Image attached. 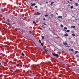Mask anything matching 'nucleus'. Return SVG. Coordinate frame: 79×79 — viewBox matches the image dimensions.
I'll list each match as a JSON object with an SVG mask.
<instances>
[{"instance_id": "f03ea898", "label": "nucleus", "mask_w": 79, "mask_h": 79, "mask_svg": "<svg viewBox=\"0 0 79 79\" xmlns=\"http://www.w3.org/2000/svg\"><path fill=\"white\" fill-rule=\"evenodd\" d=\"M31 6H35V3H34L33 4L32 3H31Z\"/></svg>"}, {"instance_id": "5701e85b", "label": "nucleus", "mask_w": 79, "mask_h": 79, "mask_svg": "<svg viewBox=\"0 0 79 79\" xmlns=\"http://www.w3.org/2000/svg\"><path fill=\"white\" fill-rule=\"evenodd\" d=\"M41 45L42 46H44V44L42 43H41Z\"/></svg>"}, {"instance_id": "49530a36", "label": "nucleus", "mask_w": 79, "mask_h": 79, "mask_svg": "<svg viewBox=\"0 0 79 79\" xmlns=\"http://www.w3.org/2000/svg\"><path fill=\"white\" fill-rule=\"evenodd\" d=\"M1 64V63H0V65Z\"/></svg>"}, {"instance_id": "dca6fc26", "label": "nucleus", "mask_w": 79, "mask_h": 79, "mask_svg": "<svg viewBox=\"0 0 79 79\" xmlns=\"http://www.w3.org/2000/svg\"><path fill=\"white\" fill-rule=\"evenodd\" d=\"M73 7H73V6H71L70 8H71V9H72V8H73Z\"/></svg>"}, {"instance_id": "bb28decb", "label": "nucleus", "mask_w": 79, "mask_h": 79, "mask_svg": "<svg viewBox=\"0 0 79 79\" xmlns=\"http://www.w3.org/2000/svg\"><path fill=\"white\" fill-rule=\"evenodd\" d=\"M44 52L45 53H47V51H46V50H44Z\"/></svg>"}, {"instance_id": "39448f33", "label": "nucleus", "mask_w": 79, "mask_h": 79, "mask_svg": "<svg viewBox=\"0 0 79 79\" xmlns=\"http://www.w3.org/2000/svg\"><path fill=\"white\" fill-rule=\"evenodd\" d=\"M5 23L6 24H7V25H9V26H10V24L8 23H7L6 22Z\"/></svg>"}, {"instance_id": "6ab92c4d", "label": "nucleus", "mask_w": 79, "mask_h": 79, "mask_svg": "<svg viewBox=\"0 0 79 79\" xmlns=\"http://www.w3.org/2000/svg\"><path fill=\"white\" fill-rule=\"evenodd\" d=\"M45 39L44 38V36H42V39Z\"/></svg>"}, {"instance_id": "393cba45", "label": "nucleus", "mask_w": 79, "mask_h": 79, "mask_svg": "<svg viewBox=\"0 0 79 79\" xmlns=\"http://www.w3.org/2000/svg\"><path fill=\"white\" fill-rule=\"evenodd\" d=\"M72 35L73 36H75V35L74 34H72Z\"/></svg>"}, {"instance_id": "aec40b11", "label": "nucleus", "mask_w": 79, "mask_h": 79, "mask_svg": "<svg viewBox=\"0 0 79 79\" xmlns=\"http://www.w3.org/2000/svg\"><path fill=\"white\" fill-rule=\"evenodd\" d=\"M45 17H48V15H45Z\"/></svg>"}, {"instance_id": "a19ab883", "label": "nucleus", "mask_w": 79, "mask_h": 79, "mask_svg": "<svg viewBox=\"0 0 79 79\" xmlns=\"http://www.w3.org/2000/svg\"><path fill=\"white\" fill-rule=\"evenodd\" d=\"M67 69H69V67H67Z\"/></svg>"}, {"instance_id": "a211bd4d", "label": "nucleus", "mask_w": 79, "mask_h": 79, "mask_svg": "<svg viewBox=\"0 0 79 79\" xmlns=\"http://www.w3.org/2000/svg\"><path fill=\"white\" fill-rule=\"evenodd\" d=\"M22 56H24V53H22Z\"/></svg>"}, {"instance_id": "2eb2a0df", "label": "nucleus", "mask_w": 79, "mask_h": 79, "mask_svg": "<svg viewBox=\"0 0 79 79\" xmlns=\"http://www.w3.org/2000/svg\"><path fill=\"white\" fill-rule=\"evenodd\" d=\"M17 66H18V67H19V66H20V65H19V64H17Z\"/></svg>"}, {"instance_id": "72a5a7b5", "label": "nucleus", "mask_w": 79, "mask_h": 79, "mask_svg": "<svg viewBox=\"0 0 79 79\" xmlns=\"http://www.w3.org/2000/svg\"><path fill=\"white\" fill-rule=\"evenodd\" d=\"M40 30H42V28H40Z\"/></svg>"}, {"instance_id": "20e7f679", "label": "nucleus", "mask_w": 79, "mask_h": 79, "mask_svg": "<svg viewBox=\"0 0 79 79\" xmlns=\"http://www.w3.org/2000/svg\"><path fill=\"white\" fill-rule=\"evenodd\" d=\"M79 53V52H78V51H75V54H77V53Z\"/></svg>"}, {"instance_id": "7c9ffc66", "label": "nucleus", "mask_w": 79, "mask_h": 79, "mask_svg": "<svg viewBox=\"0 0 79 79\" xmlns=\"http://www.w3.org/2000/svg\"><path fill=\"white\" fill-rule=\"evenodd\" d=\"M35 8H37V6H35Z\"/></svg>"}, {"instance_id": "c03bdc74", "label": "nucleus", "mask_w": 79, "mask_h": 79, "mask_svg": "<svg viewBox=\"0 0 79 79\" xmlns=\"http://www.w3.org/2000/svg\"><path fill=\"white\" fill-rule=\"evenodd\" d=\"M70 6L69 5H68V6Z\"/></svg>"}, {"instance_id": "7ed1b4c3", "label": "nucleus", "mask_w": 79, "mask_h": 79, "mask_svg": "<svg viewBox=\"0 0 79 79\" xmlns=\"http://www.w3.org/2000/svg\"><path fill=\"white\" fill-rule=\"evenodd\" d=\"M63 18V17H62V16H59L58 17V18H59V19H60V18Z\"/></svg>"}, {"instance_id": "37998d69", "label": "nucleus", "mask_w": 79, "mask_h": 79, "mask_svg": "<svg viewBox=\"0 0 79 79\" xmlns=\"http://www.w3.org/2000/svg\"><path fill=\"white\" fill-rule=\"evenodd\" d=\"M46 3H48V2H46Z\"/></svg>"}, {"instance_id": "2f4dec72", "label": "nucleus", "mask_w": 79, "mask_h": 79, "mask_svg": "<svg viewBox=\"0 0 79 79\" xmlns=\"http://www.w3.org/2000/svg\"><path fill=\"white\" fill-rule=\"evenodd\" d=\"M33 23L34 24H35V21H33Z\"/></svg>"}, {"instance_id": "58836bf2", "label": "nucleus", "mask_w": 79, "mask_h": 79, "mask_svg": "<svg viewBox=\"0 0 79 79\" xmlns=\"http://www.w3.org/2000/svg\"><path fill=\"white\" fill-rule=\"evenodd\" d=\"M67 2H68V3H70V2H69V1H67Z\"/></svg>"}, {"instance_id": "f704fd0d", "label": "nucleus", "mask_w": 79, "mask_h": 79, "mask_svg": "<svg viewBox=\"0 0 79 79\" xmlns=\"http://www.w3.org/2000/svg\"><path fill=\"white\" fill-rule=\"evenodd\" d=\"M76 56H77V57L78 58H79V56L76 55Z\"/></svg>"}, {"instance_id": "f8f14e48", "label": "nucleus", "mask_w": 79, "mask_h": 79, "mask_svg": "<svg viewBox=\"0 0 79 79\" xmlns=\"http://www.w3.org/2000/svg\"><path fill=\"white\" fill-rule=\"evenodd\" d=\"M39 42L40 43V44H41L42 43V41H41V40H39Z\"/></svg>"}, {"instance_id": "9b49d317", "label": "nucleus", "mask_w": 79, "mask_h": 79, "mask_svg": "<svg viewBox=\"0 0 79 79\" xmlns=\"http://www.w3.org/2000/svg\"><path fill=\"white\" fill-rule=\"evenodd\" d=\"M53 14H52L50 15V16H51V17H53Z\"/></svg>"}, {"instance_id": "f3484780", "label": "nucleus", "mask_w": 79, "mask_h": 79, "mask_svg": "<svg viewBox=\"0 0 79 79\" xmlns=\"http://www.w3.org/2000/svg\"><path fill=\"white\" fill-rule=\"evenodd\" d=\"M64 29H68V28L66 27H64Z\"/></svg>"}, {"instance_id": "cd10ccee", "label": "nucleus", "mask_w": 79, "mask_h": 79, "mask_svg": "<svg viewBox=\"0 0 79 79\" xmlns=\"http://www.w3.org/2000/svg\"><path fill=\"white\" fill-rule=\"evenodd\" d=\"M70 50H71V51H72V52H73V51H74L73 50V49H71Z\"/></svg>"}, {"instance_id": "e433bc0d", "label": "nucleus", "mask_w": 79, "mask_h": 79, "mask_svg": "<svg viewBox=\"0 0 79 79\" xmlns=\"http://www.w3.org/2000/svg\"><path fill=\"white\" fill-rule=\"evenodd\" d=\"M14 72H15V73H16V71H14Z\"/></svg>"}, {"instance_id": "4468645a", "label": "nucleus", "mask_w": 79, "mask_h": 79, "mask_svg": "<svg viewBox=\"0 0 79 79\" xmlns=\"http://www.w3.org/2000/svg\"><path fill=\"white\" fill-rule=\"evenodd\" d=\"M36 14H37V15H40V13H39V12H37L36 13Z\"/></svg>"}, {"instance_id": "79ce46f5", "label": "nucleus", "mask_w": 79, "mask_h": 79, "mask_svg": "<svg viewBox=\"0 0 79 79\" xmlns=\"http://www.w3.org/2000/svg\"><path fill=\"white\" fill-rule=\"evenodd\" d=\"M23 66L24 67L25 66V65H24L23 64Z\"/></svg>"}, {"instance_id": "473e14b6", "label": "nucleus", "mask_w": 79, "mask_h": 79, "mask_svg": "<svg viewBox=\"0 0 79 79\" xmlns=\"http://www.w3.org/2000/svg\"><path fill=\"white\" fill-rule=\"evenodd\" d=\"M17 10H19V7H17Z\"/></svg>"}, {"instance_id": "de8ad7c7", "label": "nucleus", "mask_w": 79, "mask_h": 79, "mask_svg": "<svg viewBox=\"0 0 79 79\" xmlns=\"http://www.w3.org/2000/svg\"><path fill=\"white\" fill-rule=\"evenodd\" d=\"M56 14H57V13H56Z\"/></svg>"}, {"instance_id": "c85d7f7f", "label": "nucleus", "mask_w": 79, "mask_h": 79, "mask_svg": "<svg viewBox=\"0 0 79 79\" xmlns=\"http://www.w3.org/2000/svg\"><path fill=\"white\" fill-rule=\"evenodd\" d=\"M43 24H44V25H45V26H46V24H45V23H43Z\"/></svg>"}, {"instance_id": "ea45409f", "label": "nucleus", "mask_w": 79, "mask_h": 79, "mask_svg": "<svg viewBox=\"0 0 79 79\" xmlns=\"http://www.w3.org/2000/svg\"><path fill=\"white\" fill-rule=\"evenodd\" d=\"M44 50H45L46 49L45 48H43Z\"/></svg>"}, {"instance_id": "0eeeda50", "label": "nucleus", "mask_w": 79, "mask_h": 79, "mask_svg": "<svg viewBox=\"0 0 79 79\" xmlns=\"http://www.w3.org/2000/svg\"><path fill=\"white\" fill-rule=\"evenodd\" d=\"M75 5L76 6H79V4L77 3H75Z\"/></svg>"}, {"instance_id": "a878e982", "label": "nucleus", "mask_w": 79, "mask_h": 79, "mask_svg": "<svg viewBox=\"0 0 79 79\" xmlns=\"http://www.w3.org/2000/svg\"><path fill=\"white\" fill-rule=\"evenodd\" d=\"M7 21H8V23H10V21L9 20V19H7Z\"/></svg>"}, {"instance_id": "c9c22d12", "label": "nucleus", "mask_w": 79, "mask_h": 79, "mask_svg": "<svg viewBox=\"0 0 79 79\" xmlns=\"http://www.w3.org/2000/svg\"><path fill=\"white\" fill-rule=\"evenodd\" d=\"M45 19H43V20H44V21H45Z\"/></svg>"}, {"instance_id": "412c9836", "label": "nucleus", "mask_w": 79, "mask_h": 79, "mask_svg": "<svg viewBox=\"0 0 79 79\" xmlns=\"http://www.w3.org/2000/svg\"><path fill=\"white\" fill-rule=\"evenodd\" d=\"M60 26H61L62 27H64V26H63V25H62V24H61V25H60Z\"/></svg>"}, {"instance_id": "a18cd8bd", "label": "nucleus", "mask_w": 79, "mask_h": 79, "mask_svg": "<svg viewBox=\"0 0 79 79\" xmlns=\"http://www.w3.org/2000/svg\"><path fill=\"white\" fill-rule=\"evenodd\" d=\"M70 2H72V0H70Z\"/></svg>"}, {"instance_id": "4c0bfd02", "label": "nucleus", "mask_w": 79, "mask_h": 79, "mask_svg": "<svg viewBox=\"0 0 79 79\" xmlns=\"http://www.w3.org/2000/svg\"><path fill=\"white\" fill-rule=\"evenodd\" d=\"M3 29L4 30H6V29H5V28H3Z\"/></svg>"}, {"instance_id": "6e6552de", "label": "nucleus", "mask_w": 79, "mask_h": 79, "mask_svg": "<svg viewBox=\"0 0 79 79\" xmlns=\"http://www.w3.org/2000/svg\"><path fill=\"white\" fill-rule=\"evenodd\" d=\"M53 3H54V2H52L50 4V5H52Z\"/></svg>"}, {"instance_id": "f257e3e1", "label": "nucleus", "mask_w": 79, "mask_h": 79, "mask_svg": "<svg viewBox=\"0 0 79 79\" xmlns=\"http://www.w3.org/2000/svg\"><path fill=\"white\" fill-rule=\"evenodd\" d=\"M52 55L53 56H56V57H57V58L59 57V55H58V54L53 53L52 54Z\"/></svg>"}, {"instance_id": "1a4fd4ad", "label": "nucleus", "mask_w": 79, "mask_h": 79, "mask_svg": "<svg viewBox=\"0 0 79 79\" xmlns=\"http://www.w3.org/2000/svg\"><path fill=\"white\" fill-rule=\"evenodd\" d=\"M64 45H67L68 44H67V43L65 42L64 43Z\"/></svg>"}, {"instance_id": "b1692460", "label": "nucleus", "mask_w": 79, "mask_h": 79, "mask_svg": "<svg viewBox=\"0 0 79 79\" xmlns=\"http://www.w3.org/2000/svg\"><path fill=\"white\" fill-rule=\"evenodd\" d=\"M66 32H69V30H67L66 31Z\"/></svg>"}, {"instance_id": "9d476101", "label": "nucleus", "mask_w": 79, "mask_h": 79, "mask_svg": "<svg viewBox=\"0 0 79 79\" xmlns=\"http://www.w3.org/2000/svg\"><path fill=\"white\" fill-rule=\"evenodd\" d=\"M57 76H58V77H61V76L60 75H57Z\"/></svg>"}, {"instance_id": "c756f323", "label": "nucleus", "mask_w": 79, "mask_h": 79, "mask_svg": "<svg viewBox=\"0 0 79 79\" xmlns=\"http://www.w3.org/2000/svg\"><path fill=\"white\" fill-rule=\"evenodd\" d=\"M2 76H3V75H1L0 76V77H2Z\"/></svg>"}, {"instance_id": "423d86ee", "label": "nucleus", "mask_w": 79, "mask_h": 79, "mask_svg": "<svg viewBox=\"0 0 79 79\" xmlns=\"http://www.w3.org/2000/svg\"><path fill=\"white\" fill-rule=\"evenodd\" d=\"M71 27H72L73 28H75L76 27H75V26H71Z\"/></svg>"}, {"instance_id": "ddd939ff", "label": "nucleus", "mask_w": 79, "mask_h": 79, "mask_svg": "<svg viewBox=\"0 0 79 79\" xmlns=\"http://www.w3.org/2000/svg\"><path fill=\"white\" fill-rule=\"evenodd\" d=\"M64 36H68V35L66 34H64Z\"/></svg>"}, {"instance_id": "4be33fe9", "label": "nucleus", "mask_w": 79, "mask_h": 79, "mask_svg": "<svg viewBox=\"0 0 79 79\" xmlns=\"http://www.w3.org/2000/svg\"><path fill=\"white\" fill-rule=\"evenodd\" d=\"M29 32L30 34H32V31H29Z\"/></svg>"}]
</instances>
